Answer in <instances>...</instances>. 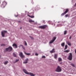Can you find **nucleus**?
Returning <instances> with one entry per match:
<instances>
[{"label": "nucleus", "instance_id": "nucleus-1", "mask_svg": "<svg viewBox=\"0 0 76 76\" xmlns=\"http://www.w3.org/2000/svg\"><path fill=\"white\" fill-rule=\"evenodd\" d=\"M23 70L24 72L26 74H27V75H28L31 76H34L35 75V74H34L33 73L28 72L27 71H26V70L25 69H23Z\"/></svg>", "mask_w": 76, "mask_h": 76}, {"label": "nucleus", "instance_id": "nucleus-2", "mask_svg": "<svg viewBox=\"0 0 76 76\" xmlns=\"http://www.w3.org/2000/svg\"><path fill=\"white\" fill-rule=\"evenodd\" d=\"M69 55L68 56V57L67 58V59L69 60H72V58H73V55H72V53H69Z\"/></svg>", "mask_w": 76, "mask_h": 76}, {"label": "nucleus", "instance_id": "nucleus-3", "mask_svg": "<svg viewBox=\"0 0 76 76\" xmlns=\"http://www.w3.org/2000/svg\"><path fill=\"white\" fill-rule=\"evenodd\" d=\"M6 4H7V3L5 1L3 2L1 6V7L2 8H4V7H5Z\"/></svg>", "mask_w": 76, "mask_h": 76}, {"label": "nucleus", "instance_id": "nucleus-4", "mask_svg": "<svg viewBox=\"0 0 76 76\" xmlns=\"http://www.w3.org/2000/svg\"><path fill=\"white\" fill-rule=\"evenodd\" d=\"M5 50L7 51H11L13 50V48L11 46H10L8 48L5 49Z\"/></svg>", "mask_w": 76, "mask_h": 76}, {"label": "nucleus", "instance_id": "nucleus-5", "mask_svg": "<svg viewBox=\"0 0 76 76\" xmlns=\"http://www.w3.org/2000/svg\"><path fill=\"white\" fill-rule=\"evenodd\" d=\"M61 69L60 68V67L59 66H58L56 70V71L57 72H61Z\"/></svg>", "mask_w": 76, "mask_h": 76}, {"label": "nucleus", "instance_id": "nucleus-6", "mask_svg": "<svg viewBox=\"0 0 76 76\" xmlns=\"http://www.w3.org/2000/svg\"><path fill=\"white\" fill-rule=\"evenodd\" d=\"M7 33V31H3L1 32V34L3 37H4V35H5V33Z\"/></svg>", "mask_w": 76, "mask_h": 76}, {"label": "nucleus", "instance_id": "nucleus-7", "mask_svg": "<svg viewBox=\"0 0 76 76\" xmlns=\"http://www.w3.org/2000/svg\"><path fill=\"white\" fill-rule=\"evenodd\" d=\"M65 10H66L65 12L61 14V16H64V15H66V13H67L69 12V9H66Z\"/></svg>", "mask_w": 76, "mask_h": 76}, {"label": "nucleus", "instance_id": "nucleus-8", "mask_svg": "<svg viewBox=\"0 0 76 76\" xmlns=\"http://www.w3.org/2000/svg\"><path fill=\"white\" fill-rule=\"evenodd\" d=\"M47 27V26L46 25H45L44 26H41L39 27L40 28H41V29H45V28H46Z\"/></svg>", "mask_w": 76, "mask_h": 76}, {"label": "nucleus", "instance_id": "nucleus-9", "mask_svg": "<svg viewBox=\"0 0 76 76\" xmlns=\"http://www.w3.org/2000/svg\"><path fill=\"white\" fill-rule=\"evenodd\" d=\"M56 38H57V37H53V39L50 42V44H52V43H53V42L56 39Z\"/></svg>", "mask_w": 76, "mask_h": 76}, {"label": "nucleus", "instance_id": "nucleus-10", "mask_svg": "<svg viewBox=\"0 0 76 76\" xmlns=\"http://www.w3.org/2000/svg\"><path fill=\"white\" fill-rule=\"evenodd\" d=\"M19 55L20 56L21 58H24V57H25V56L23 55V53L22 52L20 53L19 54Z\"/></svg>", "mask_w": 76, "mask_h": 76}, {"label": "nucleus", "instance_id": "nucleus-11", "mask_svg": "<svg viewBox=\"0 0 76 76\" xmlns=\"http://www.w3.org/2000/svg\"><path fill=\"white\" fill-rule=\"evenodd\" d=\"M28 58H27L25 60V61L23 62L24 64H26L28 63Z\"/></svg>", "mask_w": 76, "mask_h": 76}, {"label": "nucleus", "instance_id": "nucleus-12", "mask_svg": "<svg viewBox=\"0 0 76 76\" xmlns=\"http://www.w3.org/2000/svg\"><path fill=\"white\" fill-rule=\"evenodd\" d=\"M50 53H55V49L53 48L52 50L50 51Z\"/></svg>", "mask_w": 76, "mask_h": 76}, {"label": "nucleus", "instance_id": "nucleus-13", "mask_svg": "<svg viewBox=\"0 0 76 76\" xmlns=\"http://www.w3.org/2000/svg\"><path fill=\"white\" fill-rule=\"evenodd\" d=\"M13 47H15L16 48H18V46H17V45L15 43H14L12 45Z\"/></svg>", "mask_w": 76, "mask_h": 76}, {"label": "nucleus", "instance_id": "nucleus-14", "mask_svg": "<svg viewBox=\"0 0 76 76\" xmlns=\"http://www.w3.org/2000/svg\"><path fill=\"white\" fill-rule=\"evenodd\" d=\"M57 54H55L54 55V57L55 59L57 60Z\"/></svg>", "mask_w": 76, "mask_h": 76}, {"label": "nucleus", "instance_id": "nucleus-15", "mask_svg": "<svg viewBox=\"0 0 76 76\" xmlns=\"http://www.w3.org/2000/svg\"><path fill=\"white\" fill-rule=\"evenodd\" d=\"M64 53H69V52H70V50H66L64 51Z\"/></svg>", "mask_w": 76, "mask_h": 76}, {"label": "nucleus", "instance_id": "nucleus-16", "mask_svg": "<svg viewBox=\"0 0 76 76\" xmlns=\"http://www.w3.org/2000/svg\"><path fill=\"white\" fill-rule=\"evenodd\" d=\"M64 45H65V43L64 42L62 43L61 44V46L62 47H64Z\"/></svg>", "mask_w": 76, "mask_h": 76}, {"label": "nucleus", "instance_id": "nucleus-17", "mask_svg": "<svg viewBox=\"0 0 76 76\" xmlns=\"http://www.w3.org/2000/svg\"><path fill=\"white\" fill-rule=\"evenodd\" d=\"M58 61L59 62H60V61H62V59L60 58H58Z\"/></svg>", "mask_w": 76, "mask_h": 76}, {"label": "nucleus", "instance_id": "nucleus-18", "mask_svg": "<svg viewBox=\"0 0 76 76\" xmlns=\"http://www.w3.org/2000/svg\"><path fill=\"white\" fill-rule=\"evenodd\" d=\"M27 15L28 16H29V17H30V18H34V16H31L29 15Z\"/></svg>", "mask_w": 76, "mask_h": 76}, {"label": "nucleus", "instance_id": "nucleus-19", "mask_svg": "<svg viewBox=\"0 0 76 76\" xmlns=\"http://www.w3.org/2000/svg\"><path fill=\"white\" fill-rule=\"evenodd\" d=\"M67 48V45H66L65 46V48L64 49V50H66Z\"/></svg>", "mask_w": 76, "mask_h": 76}, {"label": "nucleus", "instance_id": "nucleus-20", "mask_svg": "<svg viewBox=\"0 0 76 76\" xmlns=\"http://www.w3.org/2000/svg\"><path fill=\"white\" fill-rule=\"evenodd\" d=\"M22 47L23 48V49H24V50H25V47H24V46H23L22 45H21L20 46H19V47Z\"/></svg>", "mask_w": 76, "mask_h": 76}, {"label": "nucleus", "instance_id": "nucleus-21", "mask_svg": "<svg viewBox=\"0 0 76 76\" xmlns=\"http://www.w3.org/2000/svg\"><path fill=\"white\" fill-rule=\"evenodd\" d=\"M29 22H30V23L31 22H34V21L32 20H29Z\"/></svg>", "mask_w": 76, "mask_h": 76}, {"label": "nucleus", "instance_id": "nucleus-22", "mask_svg": "<svg viewBox=\"0 0 76 76\" xmlns=\"http://www.w3.org/2000/svg\"><path fill=\"white\" fill-rule=\"evenodd\" d=\"M25 54H26V55H27V56H30V55H31V54H30V53H26L25 52Z\"/></svg>", "mask_w": 76, "mask_h": 76}, {"label": "nucleus", "instance_id": "nucleus-23", "mask_svg": "<svg viewBox=\"0 0 76 76\" xmlns=\"http://www.w3.org/2000/svg\"><path fill=\"white\" fill-rule=\"evenodd\" d=\"M67 31L66 30L65 31H64V35H66V34H67Z\"/></svg>", "mask_w": 76, "mask_h": 76}, {"label": "nucleus", "instance_id": "nucleus-24", "mask_svg": "<svg viewBox=\"0 0 76 76\" xmlns=\"http://www.w3.org/2000/svg\"><path fill=\"white\" fill-rule=\"evenodd\" d=\"M71 66H72L73 67H75V64H74L71 63Z\"/></svg>", "mask_w": 76, "mask_h": 76}, {"label": "nucleus", "instance_id": "nucleus-25", "mask_svg": "<svg viewBox=\"0 0 76 76\" xmlns=\"http://www.w3.org/2000/svg\"><path fill=\"white\" fill-rule=\"evenodd\" d=\"M13 55L14 57H16V54L15 53H13Z\"/></svg>", "mask_w": 76, "mask_h": 76}, {"label": "nucleus", "instance_id": "nucleus-26", "mask_svg": "<svg viewBox=\"0 0 76 76\" xmlns=\"http://www.w3.org/2000/svg\"><path fill=\"white\" fill-rule=\"evenodd\" d=\"M7 63H8V61H5L4 63V64H7Z\"/></svg>", "mask_w": 76, "mask_h": 76}, {"label": "nucleus", "instance_id": "nucleus-27", "mask_svg": "<svg viewBox=\"0 0 76 76\" xmlns=\"http://www.w3.org/2000/svg\"><path fill=\"white\" fill-rule=\"evenodd\" d=\"M24 44L25 45H26V46H27V43H26V42L25 41H24Z\"/></svg>", "mask_w": 76, "mask_h": 76}, {"label": "nucleus", "instance_id": "nucleus-28", "mask_svg": "<svg viewBox=\"0 0 76 76\" xmlns=\"http://www.w3.org/2000/svg\"><path fill=\"white\" fill-rule=\"evenodd\" d=\"M68 45H69V46H70L71 45V43L70 42H68L67 43Z\"/></svg>", "mask_w": 76, "mask_h": 76}, {"label": "nucleus", "instance_id": "nucleus-29", "mask_svg": "<svg viewBox=\"0 0 76 76\" xmlns=\"http://www.w3.org/2000/svg\"><path fill=\"white\" fill-rule=\"evenodd\" d=\"M18 61H19V59H16L15 61V62H14V63H16L17 62H18Z\"/></svg>", "mask_w": 76, "mask_h": 76}, {"label": "nucleus", "instance_id": "nucleus-30", "mask_svg": "<svg viewBox=\"0 0 76 76\" xmlns=\"http://www.w3.org/2000/svg\"><path fill=\"white\" fill-rule=\"evenodd\" d=\"M1 46H5V45H6L4 44H2L1 45Z\"/></svg>", "mask_w": 76, "mask_h": 76}, {"label": "nucleus", "instance_id": "nucleus-31", "mask_svg": "<svg viewBox=\"0 0 76 76\" xmlns=\"http://www.w3.org/2000/svg\"><path fill=\"white\" fill-rule=\"evenodd\" d=\"M42 22H43V23H45V20H43Z\"/></svg>", "mask_w": 76, "mask_h": 76}, {"label": "nucleus", "instance_id": "nucleus-32", "mask_svg": "<svg viewBox=\"0 0 76 76\" xmlns=\"http://www.w3.org/2000/svg\"><path fill=\"white\" fill-rule=\"evenodd\" d=\"M35 55L36 56H38V53H36L35 54Z\"/></svg>", "mask_w": 76, "mask_h": 76}, {"label": "nucleus", "instance_id": "nucleus-33", "mask_svg": "<svg viewBox=\"0 0 76 76\" xmlns=\"http://www.w3.org/2000/svg\"><path fill=\"white\" fill-rule=\"evenodd\" d=\"M42 58H45V56H43Z\"/></svg>", "mask_w": 76, "mask_h": 76}, {"label": "nucleus", "instance_id": "nucleus-34", "mask_svg": "<svg viewBox=\"0 0 76 76\" xmlns=\"http://www.w3.org/2000/svg\"><path fill=\"white\" fill-rule=\"evenodd\" d=\"M68 14L66 15L65 16V17L67 18V16H68Z\"/></svg>", "mask_w": 76, "mask_h": 76}, {"label": "nucleus", "instance_id": "nucleus-35", "mask_svg": "<svg viewBox=\"0 0 76 76\" xmlns=\"http://www.w3.org/2000/svg\"><path fill=\"white\" fill-rule=\"evenodd\" d=\"M71 38H72V37L71 36H70L69 37V39H71Z\"/></svg>", "mask_w": 76, "mask_h": 76}, {"label": "nucleus", "instance_id": "nucleus-36", "mask_svg": "<svg viewBox=\"0 0 76 76\" xmlns=\"http://www.w3.org/2000/svg\"><path fill=\"white\" fill-rule=\"evenodd\" d=\"M31 39H34V38L32 37H31Z\"/></svg>", "mask_w": 76, "mask_h": 76}, {"label": "nucleus", "instance_id": "nucleus-37", "mask_svg": "<svg viewBox=\"0 0 76 76\" xmlns=\"http://www.w3.org/2000/svg\"><path fill=\"white\" fill-rule=\"evenodd\" d=\"M75 53L76 54V49H75Z\"/></svg>", "mask_w": 76, "mask_h": 76}, {"label": "nucleus", "instance_id": "nucleus-38", "mask_svg": "<svg viewBox=\"0 0 76 76\" xmlns=\"http://www.w3.org/2000/svg\"><path fill=\"white\" fill-rule=\"evenodd\" d=\"M60 64H62V63H61V62L60 63Z\"/></svg>", "mask_w": 76, "mask_h": 76}, {"label": "nucleus", "instance_id": "nucleus-39", "mask_svg": "<svg viewBox=\"0 0 76 76\" xmlns=\"http://www.w3.org/2000/svg\"><path fill=\"white\" fill-rule=\"evenodd\" d=\"M20 29H22V27L20 28Z\"/></svg>", "mask_w": 76, "mask_h": 76}, {"label": "nucleus", "instance_id": "nucleus-40", "mask_svg": "<svg viewBox=\"0 0 76 76\" xmlns=\"http://www.w3.org/2000/svg\"><path fill=\"white\" fill-rule=\"evenodd\" d=\"M1 4V2L0 1V4Z\"/></svg>", "mask_w": 76, "mask_h": 76}, {"label": "nucleus", "instance_id": "nucleus-41", "mask_svg": "<svg viewBox=\"0 0 76 76\" xmlns=\"http://www.w3.org/2000/svg\"><path fill=\"white\" fill-rule=\"evenodd\" d=\"M16 17H18V15H17L16 16H15Z\"/></svg>", "mask_w": 76, "mask_h": 76}, {"label": "nucleus", "instance_id": "nucleus-42", "mask_svg": "<svg viewBox=\"0 0 76 76\" xmlns=\"http://www.w3.org/2000/svg\"><path fill=\"white\" fill-rule=\"evenodd\" d=\"M0 76H1V75H0Z\"/></svg>", "mask_w": 76, "mask_h": 76}]
</instances>
